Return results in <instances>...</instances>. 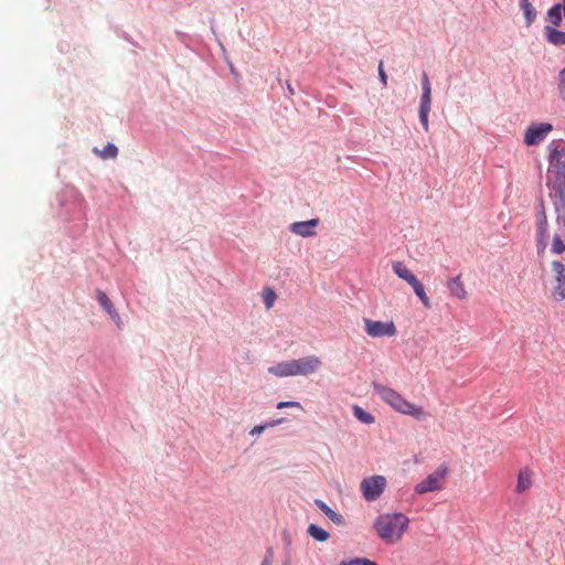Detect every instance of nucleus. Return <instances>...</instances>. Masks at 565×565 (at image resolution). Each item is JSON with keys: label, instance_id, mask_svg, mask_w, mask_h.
Instances as JSON below:
<instances>
[{"label": "nucleus", "instance_id": "obj_36", "mask_svg": "<svg viewBox=\"0 0 565 565\" xmlns=\"http://www.w3.org/2000/svg\"><path fill=\"white\" fill-rule=\"evenodd\" d=\"M109 317L117 324L118 328L122 327V320H121V318H120V316L118 315L117 311H115V315L110 313Z\"/></svg>", "mask_w": 565, "mask_h": 565}, {"label": "nucleus", "instance_id": "obj_24", "mask_svg": "<svg viewBox=\"0 0 565 565\" xmlns=\"http://www.w3.org/2000/svg\"><path fill=\"white\" fill-rule=\"evenodd\" d=\"M98 154L103 159H109V158L113 159V158L117 157L118 149L114 143H107L106 147L100 152H98Z\"/></svg>", "mask_w": 565, "mask_h": 565}, {"label": "nucleus", "instance_id": "obj_31", "mask_svg": "<svg viewBox=\"0 0 565 565\" xmlns=\"http://www.w3.org/2000/svg\"><path fill=\"white\" fill-rule=\"evenodd\" d=\"M558 89L562 99L565 102V67L559 72Z\"/></svg>", "mask_w": 565, "mask_h": 565}, {"label": "nucleus", "instance_id": "obj_22", "mask_svg": "<svg viewBox=\"0 0 565 565\" xmlns=\"http://www.w3.org/2000/svg\"><path fill=\"white\" fill-rule=\"evenodd\" d=\"M96 297H97V301L99 302V305L104 308V310L108 315H110V313L115 315L116 309L114 308L113 302L110 301V299L104 291L97 290Z\"/></svg>", "mask_w": 565, "mask_h": 565}, {"label": "nucleus", "instance_id": "obj_28", "mask_svg": "<svg viewBox=\"0 0 565 565\" xmlns=\"http://www.w3.org/2000/svg\"><path fill=\"white\" fill-rule=\"evenodd\" d=\"M284 422V418H280V419H277V420H273L271 423L269 424H265V425H257L255 426L252 430H250V435H260L267 427H274L276 425H279Z\"/></svg>", "mask_w": 565, "mask_h": 565}, {"label": "nucleus", "instance_id": "obj_8", "mask_svg": "<svg viewBox=\"0 0 565 565\" xmlns=\"http://www.w3.org/2000/svg\"><path fill=\"white\" fill-rule=\"evenodd\" d=\"M552 130L553 126L550 122L532 124L525 130L524 143L526 146H536L541 143Z\"/></svg>", "mask_w": 565, "mask_h": 565}, {"label": "nucleus", "instance_id": "obj_25", "mask_svg": "<svg viewBox=\"0 0 565 565\" xmlns=\"http://www.w3.org/2000/svg\"><path fill=\"white\" fill-rule=\"evenodd\" d=\"M276 297L277 296H276V294H275V291L273 289L267 288V289L264 290L263 299H264V303H265L267 309H270L274 306Z\"/></svg>", "mask_w": 565, "mask_h": 565}, {"label": "nucleus", "instance_id": "obj_2", "mask_svg": "<svg viewBox=\"0 0 565 565\" xmlns=\"http://www.w3.org/2000/svg\"><path fill=\"white\" fill-rule=\"evenodd\" d=\"M374 391L383 402L388 404L397 413L408 415L417 420H423L428 416V413L424 407L407 401L391 387L382 384H374Z\"/></svg>", "mask_w": 565, "mask_h": 565}, {"label": "nucleus", "instance_id": "obj_32", "mask_svg": "<svg viewBox=\"0 0 565 565\" xmlns=\"http://www.w3.org/2000/svg\"><path fill=\"white\" fill-rule=\"evenodd\" d=\"M287 407L302 408V406L299 402H279L277 404L278 409H282V408H287Z\"/></svg>", "mask_w": 565, "mask_h": 565}, {"label": "nucleus", "instance_id": "obj_13", "mask_svg": "<svg viewBox=\"0 0 565 565\" xmlns=\"http://www.w3.org/2000/svg\"><path fill=\"white\" fill-rule=\"evenodd\" d=\"M533 484L532 472L529 468L521 469L518 475L515 492L521 494L527 491Z\"/></svg>", "mask_w": 565, "mask_h": 565}, {"label": "nucleus", "instance_id": "obj_14", "mask_svg": "<svg viewBox=\"0 0 565 565\" xmlns=\"http://www.w3.org/2000/svg\"><path fill=\"white\" fill-rule=\"evenodd\" d=\"M536 224H537V246H539V249H544L546 246L545 238L547 235V217H546V214L544 211L537 215Z\"/></svg>", "mask_w": 565, "mask_h": 565}, {"label": "nucleus", "instance_id": "obj_34", "mask_svg": "<svg viewBox=\"0 0 565 565\" xmlns=\"http://www.w3.org/2000/svg\"><path fill=\"white\" fill-rule=\"evenodd\" d=\"M273 556H274L273 550L271 548L267 550V553H266L264 559L262 561L260 565H273Z\"/></svg>", "mask_w": 565, "mask_h": 565}, {"label": "nucleus", "instance_id": "obj_26", "mask_svg": "<svg viewBox=\"0 0 565 565\" xmlns=\"http://www.w3.org/2000/svg\"><path fill=\"white\" fill-rule=\"evenodd\" d=\"M340 565H377L375 562L364 558V557H355L349 561H342Z\"/></svg>", "mask_w": 565, "mask_h": 565}, {"label": "nucleus", "instance_id": "obj_6", "mask_svg": "<svg viewBox=\"0 0 565 565\" xmlns=\"http://www.w3.org/2000/svg\"><path fill=\"white\" fill-rule=\"evenodd\" d=\"M364 330L371 338L394 337L397 333L395 323L391 321H377L364 318Z\"/></svg>", "mask_w": 565, "mask_h": 565}, {"label": "nucleus", "instance_id": "obj_29", "mask_svg": "<svg viewBox=\"0 0 565 565\" xmlns=\"http://www.w3.org/2000/svg\"><path fill=\"white\" fill-rule=\"evenodd\" d=\"M557 217L556 221L558 224L565 227V196L561 198V203L556 209Z\"/></svg>", "mask_w": 565, "mask_h": 565}, {"label": "nucleus", "instance_id": "obj_21", "mask_svg": "<svg viewBox=\"0 0 565 565\" xmlns=\"http://www.w3.org/2000/svg\"><path fill=\"white\" fill-rule=\"evenodd\" d=\"M308 534L319 542H326L330 536L326 530H323L322 527H320L316 524L309 525Z\"/></svg>", "mask_w": 565, "mask_h": 565}, {"label": "nucleus", "instance_id": "obj_33", "mask_svg": "<svg viewBox=\"0 0 565 565\" xmlns=\"http://www.w3.org/2000/svg\"><path fill=\"white\" fill-rule=\"evenodd\" d=\"M379 76H380V81L381 83L386 86L387 85V75L384 71V65H383V62L381 61L380 64H379Z\"/></svg>", "mask_w": 565, "mask_h": 565}, {"label": "nucleus", "instance_id": "obj_12", "mask_svg": "<svg viewBox=\"0 0 565 565\" xmlns=\"http://www.w3.org/2000/svg\"><path fill=\"white\" fill-rule=\"evenodd\" d=\"M447 288L450 295L459 300L467 299V290L465 284L461 280V276H456L447 280Z\"/></svg>", "mask_w": 565, "mask_h": 565}, {"label": "nucleus", "instance_id": "obj_9", "mask_svg": "<svg viewBox=\"0 0 565 565\" xmlns=\"http://www.w3.org/2000/svg\"><path fill=\"white\" fill-rule=\"evenodd\" d=\"M291 363L294 376L312 374L321 366V360L316 355L291 360Z\"/></svg>", "mask_w": 565, "mask_h": 565}, {"label": "nucleus", "instance_id": "obj_18", "mask_svg": "<svg viewBox=\"0 0 565 565\" xmlns=\"http://www.w3.org/2000/svg\"><path fill=\"white\" fill-rule=\"evenodd\" d=\"M315 504L319 508L321 512H323L334 524L342 525L344 524V519L341 514L333 511L329 508L322 500H316Z\"/></svg>", "mask_w": 565, "mask_h": 565}, {"label": "nucleus", "instance_id": "obj_35", "mask_svg": "<svg viewBox=\"0 0 565 565\" xmlns=\"http://www.w3.org/2000/svg\"><path fill=\"white\" fill-rule=\"evenodd\" d=\"M109 317L117 324L118 328L122 327V320H121V318H120V316L118 315L117 311H115V315L110 313Z\"/></svg>", "mask_w": 565, "mask_h": 565}, {"label": "nucleus", "instance_id": "obj_10", "mask_svg": "<svg viewBox=\"0 0 565 565\" xmlns=\"http://www.w3.org/2000/svg\"><path fill=\"white\" fill-rule=\"evenodd\" d=\"M550 170L565 175V147H555L550 154Z\"/></svg>", "mask_w": 565, "mask_h": 565}, {"label": "nucleus", "instance_id": "obj_20", "mask_svg": "<svg viewBox=\"0 0 565 565\" xmlns=\"http://www.w3.org/2000/svg\"><path fill=\"white\" fill-rule=\"evenodd\" d=\"M352 409L355 418L361 423L370 425L375 422V417L372 414L364 411L361 406L353 405Z\"/></svg>", "mask_w": 565, "mask_h": 565}, {"label": "nucleus", "instance_id": "obj_4", "mask_svg": "<svg viewBox=\"0 0 565 565\" xmlns=\"http://www.w3.org/2000/svg\"><path fill=\"white\" fill-rule=\"evenodd\" d=\"M447 473L448 468L446 466L438 467L433 473L415 486V492L417 494H425L443 489Z\"/></svg>", "mask_w": 565, "mask_h": 565}, {"label": "nucleus", "instance_id": "obj_16", "mask_svg": "<svg viewBox=\"0 0 565 565\" xmlns=\"http://www.w3.org/2000/svg\"><path fill=\"white\" fill-rule=\"evenodd\" d=\"M544 35L548 43L561 46L565 45V32L556 30L553 26L546 25L544 28Z\"/></svg>", "mask_w": 565, "mask_h": 565}, {"label": "nucleus", "instance_id": "obj_5", "mask_svg": "<svg viewBox=\"0 0 565 565\" xmlns=\"http://www.w3.org/2000/svg\"><path fill=\"white\" fill-rule=\"evenodd\" d=\"M387 486L386 479L383 476H372L364 478L361 481L360 488L363 494V498L366 501H375L379 499L384 492Z\"/></svg>", "mask_w": 565, "mask_h": 565}, {"label": "nucleus", "instance_id": "obj_23", "mask_svg": "<svg viewBox=\"0 0 565 565\" xmlns=\"http://www.w3.org/2000/svg\"><path fill=\"white\" fill-rule=\"evenodd\" d=\"M520 6L524 12L527 25L532 24L536 17V11L530 3V0H521Z\"/></svg>", "mask_w": 565, "mask_h": 565}, {"label": "nucleus", "instance_id": "obj_7", "mask_svg": "<svg viewBox=\"0 0 565 565\" xmlns=\"http://www.w3.org/2000/svg\"><path fill=\"white\" fill-rule=\"evenodd\" d=\"M553 297L556 301L565 300V265L559 260H553Z\"/></svg>", "mask_w": 565, "mask_h": 565}, {"label": "nucleus", "instance_id": "obj_17", "mask_svg": "<svg viewBox=\"0 0 565 565\" xmlns=\"http://www.w3.org/2000/svg\"><path fill=\"white\" fill-rule=\"evenodd\" d=\"M268 372L278 377L294 376L291 360L270 366Z\"/></svg>", "mask_w": 565, "mask_h": 565}, {"label": "nucleus", "instance_id": "obj_15", "mask_svg": "<svg viewBox=\"0 0 565 565\" xmlns=\"http://www.w3.org/2000/svg\"><path fill=\"white\" fill-rule=\"evenodd\" d=\"M422 89L423 94L420 97L419 108L430 109L431 107V86L429 78L426 73L422 76Z\"/></svg>", "mask_w": 565, "mask_h": 565}, {"label": "nucleus", "instance_id": "obj_27", "mask_svg": "<svg viewBox=\"0 0 565 565\" xmlns=\"http://www.w3.org/2000/svg\"><path fill=\"white\" fill-rule=\"evenodd\" d=\"M552 252L554 254H562L565 252V244L558 234L554 235L553 237Z\"/></svg>", "mask_w": 565, "mask_h": 565}, {"label": "nucleus", "instance_id": "obj_3", "mask_svg": "<svg viewBox=\"0 0 565 565\" xmlns=\"http://www.w3.org/2000/svg\"><path fill=\"white\" fill-rule=\"evenodd\" d=\"M393 271L401 279L405 280L414 289V292L422 301L423 306L427 309L431 307L430 299L428 298L424 285L417 279V277L405 266L403 262H394L392 264Z\"/></svg>", "mask_w": 565, "mask_h": 565}, {"label": "nucleus", "instance_id": "obj_11", "mask_svg": "<svg viewBox=\"0 0 565 565\" xmlns=\"http://www.w3.org/2000/svg\"><path fill=\"white\" fill-rule=\"evenodd\" d=\"M319 224L318 218H311L303 222H295L290 225V231L301 237H311L317 234L316 227Z\"/></svg>", "mask_w": 565, "mask_h": 565}, {"label": "nucleus", "instance_id": "obj_30", "mask_svg": "<svg viewBox=\"0 0 565 565\" xmlns=\"http://www.w3.org/2000/svg\"><path fill=\"white\" fill-rule=\"evenodd\" d=\"M430 109L419 108V120L423 125L424 130L427 132L429 130V115Z\"/></svg>", "mask_w": 565, "mask_h": 565}, {"label": "nucleus", "instance_id": "obj_19", "mask_svg": "<svg viewBox=\"0 0 565 565\" xmlns=\"http://www.w3.org/2000/svg\"><path fill=\"white\" fill-rule=\"evenodd\" d=\"M565 12V0L562 3L553 6L547 12V20L554 26H558L562 22V12Z\"/></svg>", "mask_w": 565, "mask_h": 565}, {"label": "nucleus", "instance_id": "obj_1", "mask_svg": "<svg viewBox=\"0 0 565 565\" xmlns=\"http://www.w3.org/2000/svg\"><path fill=\"white\" fill-rule=\"evenodd\" d=\"M411 519L402 512L382 513L375 518L373 527L377 537L387 545L402 541L408 531Z\"/></svg>", "mask_w": 565, "mask_h": 565}]
</instances>
